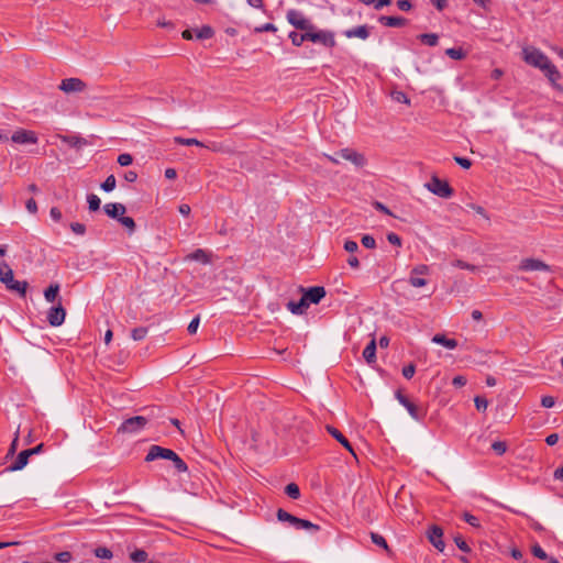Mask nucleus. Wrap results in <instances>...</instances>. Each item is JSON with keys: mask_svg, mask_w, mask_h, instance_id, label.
I'll use <instances>...</instances> for the list:
<instances>
[{"mask_svg": "<svg viewBox=\"0 0 563 563\" xmlns=\"http://www.w3.org/2000/svg\"><path fill=\"white\" fill-rule=\"evenodd\" d=\"M405 408L408 410V412L411 416V418H413L415 420H419L420 419L419 413H418V409H417L416 405H413L411 401H408L405 405Z\"/></svg>", "mask_w": 563, "mask_h": 563, "instance_id": "obj_47", "label": "nucleus"}, {"mask_svg": "<svg viewBox=\"0 0 563 563\" xmlns=\"http://www.w3.org/2000/svg\"><path fill=\"white\" fill-rule=\"evenodd\" d=\"M147 423L145 417L136 416L130 419H126L119 428V432L122 433H136L142 430Z\"/></svg>", "mask_w": 563, "mask_h": 563, "instance_id": "obj_6", "label": "nucleus"}, {"mask_svg": "<svg viewBox=\"0 0 563 563\" xmlns=\"http://www.w3.org/2000/svg\"><path fill=\"white\" fill-rule=\"evenodd\" d=\"M391 98H393L394 101L399 102V103H409L410 102V100L407 97V95L404 91H400V90L393 91L391 92Z\"/></svg>", "mask_w": 563, "mask_h": 563, "instance_id": "obj_39", "label": "nucleus"}, {"mask_svg": "<svg viewBox=\"0 0 563 563\" xmlns=\"http://www.w3.org/2000/svg\"><path fill=\"white\" fill-rule=\"evenodd\" d=\"M287 21L294 27L300 31L314 30V25L303 15V13L296 9H290L286 13Z\"/></svg>", "mask_w": 563, "mask_h": 563, "instance_id": "obj_5", "label": "nucleus"}, {"mask_svg": "<svg viewBox=\"0 0 563 563\" xmlns=\"http://www.w3.org/2000/svg\"><path fill=\"white\" fill-rule=\"evenodd\" d=\"M11 141L18 144H35L37 136L33 131L20 129L12 134Z\"/></svg>", "mask_w": 563, "mask_h": 563, "instance_id": "obj_12", "label": "nucleus"}, {"mask_svg": "<svg viewBox=\"0 0 563 563\" xmlns=\"http://www.w3.org/2000/svg\"><path fill=\"white\" fill-rule=\"evenodd\" d=\"M454 542L461 551H463V552L471 551L470 547L467 545V543L464 541V539L461 536H456L454 538Z\"/></svg>", "mask_w": 563, "mask_h": 563, "instance_id": "obj_49", "label": "nucleus"}, {"mask_svg": "<svg viewBox=\"0 0 563 563\" xmlns=\"http://www.w3.org/2000/svg\"><path fill=\"white\" fill-rule=\"evenodd\" d=\"M59 292V285L58 284H52L45 291L44 297L46 301L53 302L58 297Z\"/></svg>", "mask_w": 563, "mask_h": 563, "instance_id": "obj_27", "label": "nucleus"}, {"mask_svg": "<svg viewBox=\"0 0 563 563\" xmlns=\"http://www.w3.org/2000/svg\"><path fill=\"white\" fill-rule=\"evenodd\" d=\"M542 73L549 79L551 86L554 89L563 91L562 86L558 82L559 79L561 78V74H560L559 69L556 68V66L552 62L548 65V67H545L542 70Z\"/></svg>", "mask_w": 563, "mask_h": 563, "instance_id": "obj_13", "label": "nucleus"}, {"mask_svg": "<svg viewBox=\"0 0 563 563\" xmlns=\"http://www.w3.org/2000/svg\"><path fill=\"white\" fill-rule=\"evenodd\" d=\"M147 335V329L144 327L135 328L131 332V336L134 341H141Z\"/></svg>", "mask_w": 563, "mask_h": 563, "instance_id": "obj_38", "label": "nucleus"}, {"mask_svg": "<svg viewBox=\"0 0 563 563\" xmlns=\"http://www.w3.org/2000/svg\"><path fill=\"white\" fill-rule=\"evenodd\" d=\"M363 357L368 364H373L376 361V341L373 338L363 351Z\"/></svg>", "mask_w": 563, "mask_h": 563, "instance_id": "obj_22", "label": "nucleus"}, {"mask_svg": "<svg viewBox=\"0 0 563 563\" xmlns=\"http://www.w3.org/2000/svg\"><path fill=\"white\" fill-rule=\"evenodd\" d=\"M95 555L99 559H107V560H110L112 559L113 554L111 552V550H109L108 548H104V547H99V548H96L95 551H93Z\"/></svg>", "mask_w": 563, "mask_h": 563, "instance_id": "obj_35", "label": "nucleus"}, {"mask_svg": "<svg viewBox=\"0 0 563 563\" xmlns=\"http://www.w3.org/2000/svg\"><path fill=\"white\" fill-rule=\"evenodd\" d=\"M55 559L59 562V563H68L70 560H71V553L68 552V551H63V552H59L55 555Z\"/></svg>", "mask_w": 563, "mask_h": 563, "instance_id": "obj_51", "label": "nucleus"}, {"mask_svg": "<svg viewBox=\"0 0 563 563\" xmlns=\"http://www.w3.org/2000/svg\"><path fill=\"white\" fill-rule=\"evenodd\" d=\"M474 402H475V407L477 410H486L487 409L488 401L484 397L476 396L474 398Z\"/></svg>", "mask_w": 563, "mask_h": 563, "instance_id": "obj_48", "label": "nucleus"}, {"mask_svg": "<svg viewBox=\"0 0 563 563\" xmlns=\"http://www.w3.org/2000/svg\"><path fill=\"white\" fill-rule=\"evenodd\" d=\"M387 240H388L389 243H391V244H394L396 246H400L401 245L400 238L397 234H395V233H388L387 234Z\"/></svg>", "mask_w": 563, "mask_h": 563, "instance_id": "obj_64", "label": "nucleus"}, {"mask_svg": "<svg viewBox=\"0 0 563 563\" xmlns=\"http://www.w3.org/2000/svg\"><path fill=\"white\" fill-rule=\"evenodd\" d=\"M532 553L534 556L541 559V560H547L548 559V554L543 551V549L538 545V544H534L532 547Z\"/></svg>", "mask_w": 563, "mask_h": 563, "instance_id": "obj_54", "label": "nucleus"}, {"mask_svg": "<svg viewBox=\"0 0 563 563\" xmlns=\"http://www.w3.org/2000/svg\"><path fill=\"white\" fill-rule=\"evenodd\" d=\"M443 530L438 526H432L428 533V539L432 543V545L438 549L439 551L444 550V542L442 540Z\"/></svg>", "mask_w": 563, "mask_h": 563, "instance_id": "obj_14", "label": "nucleus"}, {"mask_svg": "<svg viewBox=\"0 0 563 563\" xmlns=\"http://www.w3.org/2000/svg\"><path fill=\"white\" fill-rule=\"evenodd\" d=\"M335 155L341 159H345L354 164L356 167H362L365 165L366 159L363 154L352 150V148H342L335 152Z\"/></svg>", "mask_w": 563, "mask_h": 563, "instance_id": "obj_8", "label": "nucleus"}, {"mask_svg": "<svg viewBox=\"0 0 563 563\" xmlns=\"http://www.w3.org/2000/svg\"><path fill=\"white\" fill-rule=\"evenodd\" d=\"M66 318V311L59 302L57 306L52 307L47 313L48 323L52 327H59L64 323Z\"/></svg>", "mask_w": 563, "mask_h": 563, "instance_id": "obj_11", "label": "nucleus"}, {"mask_svg": "<svg viewBox=\"0 0 563 563\" xmlns=\"http://www.w3.org/2000/svg\"><path fill=\"white\" fill-rule=\"evenodd\" d=\"M415 372H416V368L412 364L404 367L402 369V375L406 377V378H411L413 375H415Z\"/></svg>", "mask_w": 563, "mask_h": 563, "instance_id": "obj_63", "label": "nucleus"}, {"mask_svg": "<svg viewBox=\"0 0 563 563\" xmlns=\"http://www.w3.org/2000/svg\"><path fill=\"white\" fill-rule=\"evenodd\" d=\"M117 179L113 175H109L106 180L101 184L102 190L110 192L115 188Z\"/></svg>", "mask_w": 563, "mask_h": 563, "instance_id": "obj_33", "label": "nucleus"}, {"mask_svg": "<svg viewBox=\"0 0 563 563\" xmlns=\"http://www.w3.org/2000/svg\"><path fill=\"white\" fill-rule=\"evenodd\" d=\"M424 187L432 192L433 195L441 198H450L453 194L452 187L444 179H440L438 176L433 175L428 183L424 184Z\"/></svg>", "mask_w": 563, "mask_h": 563, "instance_id": "obj_3", "label": "nucleus"}, {"mask_svg": "<svg viewBox=\"0 0 563 563\" xmlns=\"http://www.w3.org/2000/svg\"><path fill=\"white\" fill-rule=\"evenodd\" d=\"M369 30H371V26L363 24V25H358V26L343 31V35L347 38L357 37V38L365 41L369 37Z\"/></svg>", "mask_w": 563, "mask_h": 563, "instance_id": "obj_15", "label": "nucleus"}, {"mask_svg": "<svg viewBox=\"0 0 563 563\" xmlns=\"http://www.w3.org/2000/svg\"><path fill=\"white\" fill-rule=\"evenodd\" d=\"M371 539H372L373 543H375L376 545L383 548L386 551H389L388 544L383 536L372 532Z\"/></svg>", "mask_w": 563, "mask_h": 563, "instance_id": "obj_34", "label": "nucleus"}, {"mask_svg": "<svg viewBox=\"0 0 563 563\" xmlns=\"http://www.w3.org/2000/svg\"><path fill=\"white\" fill-rule=\"evenodd\" d=\"M378 22L382 25L388 26V27H401L405 26L408 23V20L404 16H386L382 15L378 18Z\"/></svg>", "mask_w": 563, "mask_h": 563, "instance_id": "obj_18", "label": "nucleus"}, {"mask_svg": "<svg viewBox=\"0 0 563 563\" xmlns=\"http://www.w3.org/2000/svg\"><path fill=\"white\" fill-rule=\"evenodd\" d=\"M397 7L401 11H410L412 9V3L410 0H398Z\"/></svg>", "mask_w": 563, "mask_h": 563, "instance_id": "obj_57", "label": "nucleus"}, {"mask_svg": "<svg viewBox=\"0 0 563 563\" xmlns=\"http://www.w3.org/2000/svg\"><path fill=\"white\" fill-rule=\"evenodd\" d=\"M58 88L66 93L80 92L86 88V84L79 78L71 77L63 79Z\"/></svg>", "mask_w": 563, "mask_h": 563, "instance_id": "obj_9", "label": "nucleus"}, {"mask_svg": "<svg viewBox=\"0 0 563 563\" xmlns=\"http://www.w3.org/2000/svg\"><path fill=\"white\" fill-rule=\"evenodd\" d=\"M31 456V451H22L19 453L15 462L9 466V471L15 472L24 468L27 465L29 457Z\"/></svg>", "mask_w": 563, "mask_h": 563, "instance_id": "obj_20", "label": "nucleus"}, {"mask_svg": "<svg viewBox=\"0 0 563 563\" xmlns=\"http://www.w3.org/2000/svg\"><path fill=\"white\" fill-rule=\"evenodd\" d=\"M555 404V400L552 396H543L541 399V405L544 408H552Z\"/></svg>", "mask_w": 563, "mask_h": 563, "instance_id": "obj_60", "label": "nucleus"}, {"mask_svg": "<svg viewBox=\"0 0 563 563\" xmlns=\"http://www.w3.org/2000/svg\"><path fill=\"white\" fill-rule=\"evenodd\" d=\"M214 34V31L211 26L209 25H203L201 26L197 33H196V37L198 40H208V38H211Z\"/></svg>", "mask_w": 563, "mask_h": 563, "instance_id": "obj_29", "label": "nucleus"}, {"mask_svg": "<svg viewBox=\"0 0 563 563\" xmlns=\"http://www.w3.org/2000/svg\"><path fill=\"white\" fill-rule=\"evenodd\" d=\"M199 323H200L199 317L194 318L190 321V323L188 324V328H187L188 332L190 334H195L197 332V330H198Z\"/></svg>", "mask_w": 563, "mask_h": 563, "instance_id": "obj_58", "label": "nucleus"}, {"mask_svg": "<svg viewBox=\"0 0 563 563\" xmlns=\"http://www.w3.org/2000/svg\"><path fill=\"white\" fill-rule=\"evenodd\" d=\"M277 518L280 521H288L289 523H291L294 526L297 517L288 514L287 511H285L283 509H279L277 511Z\"/></svg>", "mask_w": 563, "mask_h": 563, "instance_id": "obj_42", "label": "nucleus"}, {"mask_svg": "<svg viewBox=\"0 0 563 563\" xmlns=\"http://www.w3.org/2000/svg\"><path fill=\"white\" fill-rule=\"evenodd\" d=\"M70 229L75 234L82 235L86 232V227L82 223L74 222L70 224Z\"/></svg>", "mask_w": 563, "mask_h": 563, "instance_id": "obj_55", "label": "nucleus"}, {"mask_svg": "<svg viewBox=\"0 0 563 563\" xmlns=\"http://www.w3.org/2000/svg\"><path fill=\"white\" fill-rule=\"evenodd\" d=\"M186 260L200 262L202 264L210 263L209 254L206 251L201 250V249H198L195 252L188 254L186 256Z\"/></svg>", "mask_w": 563, "mask_h": 563, "instance_id": "obj_24", "label": "nucleus"}, {"mask_svg": "<svg viewBox=\"0 0 563 563\" xmlns=\"http://www.w3.org/2000/svg\"><path fill=\"white\" fill-rule=\"evenodd\" d=\"M344 249L349 253H354L358 250V245L355 241H346L344 243Z\"/></svg>", "mask_w": 563, "mask_h": 563, "instance_id": "obj_61", "label": "nucleus"}, {"mask_svg": "<svg viewBox=\"0 0 563 563\" xmlns=\"http://www.w3.org/2000/svg\"><path fill=\"white\" fill-rule=\"evenodd\" d=\"M117 162L120 166H129L132 164L133 157L129 153H122L118 156Z\"/></svg>", "mask_w": 563, "mask_h": 563, "instance_id": "obj_44", "label": "nucleus"}, {"mask_svg": "<svg viewBox=\"0 0 563 563\" xmlns=\"http://www.w3.org/2000/svg\"><path fill=\"white\" fill-rule=\"evenodd\" d=\"M172 462L179 472H186L188 470L186 463L177 454L172 459Z\"/></svg>", "mask_w": 563, "mask_h": 563, "instance_id": "obj_45", "label": "nucleus"}, {"mask_svg": "<svg viewBox=\"0 0 563 563\" xmlns=\"http://www.w3.org/2000/svg\"><path fill=\"white\" fill-rule=\"evenodd\" d=\"M59 140L64 144H67L68 146L75 148H81L82 146H86L88 144V141L78 134L59 135Z\"/></svg>", "mask_w": 563, "mask_h": 563, "instance_id": "obj_16", "label": "nucleus"}, {"mask_svg": "<svg viewBox=\"0 0 563 563\" xmlns=\"http://www.w3.org/2000/svg\"><path fill=\"white\" fill-rule=\"evenodd\" d=\"M408 282L412 287H416V288L423 287L427 285V279L416 276V275H412L411 273H410Z\"/></svg>", "mask_w": 563, "mask_h": 563, "instance_id": "obj_40", "label": "nucleus"}, {"mask_svg": "<svg viewBox=\"0 0 563 563\" xmlns=\"http://www.w3.org/2000/svg\"><path fill=\"white\" fill-rule=\"evenodd\" d=\"M362 244L367 249H374L376 245L375 239L371 235H364L362 238Z\"/></svg>", "mask_w": 563, "mask_h": 563, "instance_id": "obj_59", "label": "nucleus"}, {"mask_svg": "<svg viewBox=\"0 0 563 563\" xmlns=\"http://www.w3.org/2000/svg\"><path fill=\"white\" fill-rule=\"evenodd\" d=\"M325 429L339 443H341L354 457H356L352 445L338 429L332 426H327Z\"/></svg>", "mask_w": 563, "mask_h": 563, "instance_id": "obj_17", "label": "nucleus"}, {"mask_svg": "<svg viewBox=\"0 0 563 563\" xmlns=\"http://www.w3.org/2000/svg\"><path fill=\"white\" fill-rule=\"evenodd\" d=\"M432 342L437 343V344H440V345H443L444 347H446L449 350H453V349H455L457 346V341L456 340L448 339L443 334H435L432 338Z\"/></svg>", "mask_w": 563, "mask_h": 563, "instance_id": "obj_23", "label": "nucleus"}, {"mask_svg": "<svg viewBox=\"0 0 563 563\" xmlns=\"http://www.w3.org/2000/svg\"><path fill=\"white\" fill-rule=\"evenodd\" d=\"M453 266L462 268V269H468V271H472V272H475L477 269L476 266L467 264V263H465V262H463L461 260L454 261L453 262Z\"/></svg>", "mask_w": 563, "mask_h": 563, "instance_id": "obj_52", "label": "nucleus"}, {"mask_svg": "<svg viewBox=\"0 0 563 563\" xmlns=\"http://www.w3.org/2000/svg\"><path fill=\"white\" fill-rule=\"evenodd\" d=\"M324 296L325 290L323 287H311L303 295L308 303H318Z\"/></svg>", "mask_w": 563, "mask_h": 563, "instance_id": "obj_19", "label": "nucleus"}, {"mask_svg": "<svg viewBox=\"0 0 563 563\" xmlns=\"http://www.w3.org/2000/svg\"><path fill=\"white\" fill-rule=\"evenodd\" d=\"M522 59L541 71L551 63L550 58L539 48L527 46L522 48Z\"/></svg>", "mask_w": 563, "mask_h": 563, "instance_id": "obj_2", "label": "nucleus"}, {"mask_svg": "<svg viewBox=\"0 0 563 563\" xmlns=\"http://www.w3.org/2000/svg\"><path fill=\"white\" fill-rule=\"evenodd\" d=\"M297 529H306V530H319V527L308 520L296 518L295 525Z\"/></svg>", "mask_w": 563, "mask_h": 563, "instance_id": "obj_30", "label": "nucleus"}, {"mask_svg": "<svg viewBox=\"0 0 563 563\" xmlns=\"http://www.w3.org/2000/svg\"><path fill=\"white\" fill-rule=\"evenodd\" d=\"M285 492L292 499H298L300 496L299 487L294 483L288 484Z\"/></svg>", "mask_w": 563, "mask_h": 563, "instance_id": "obj_37", "label": "nucleus"}, {"mask_svg": "<svg viewBox=\"0 0 563 563\" xmlns=\"http://www.w3.org/2000/svg\"><path fill=\"white\" fill-rule=\"evenodd\" d=\"M464 519L467 523H470L471 526L473 527H479V523H478V520L475 516L468 514V512H465L464 514Z\"/></svg>", "mask_w": 563, "mask_h": 563, "instance_id": "obj_62", "label": "nucleus"}, {"mask_svg": "<svg viewBox=\"0 0 563 563\" xmlns=\"http://www.w3.org/2000/svg\"><path fill=\"white\" fill-rule=\"evenodd\" d=\"M113 219H115L118 222H120L124 228L128 229L130 233H132L135 229L134 220L125 216V213H109Z\"/></svg>", "mask_w": 563, "mask_h": 563, "instance_id": "obj_21", "label": "nucleus"}, {"mask_svg": "<svg viewBox=\"0 0 563 563\" xmlns=\"http://www.w3.org/2000/svg\"><path fill=\"white\" fill-rule=\"evenodd\" d=\"M102 211H126V208L120 202H111L106 203L102 208Z\"/></svg>", "mask_w": 563, "mask_h": 563, "instance_id": "obj_43", "label": "nucleus"}, {"mask_svg": "<svg viewBox=\"0 0 563 563\" xmlns=\"http://www.w3.org/2000/svg\"><path fill=\"white\" fill-rule=\"evenodd\" d=\"M518 268L522 272H550V266L538 258H523Z\"/></svg>", "mask_w": 563, "mask_h": 563, "instance_id": "obj_7", "label": "nucleus"}, {"mask_svg": "<svg viewBox=\"0 0 563 563\" xmlns=\"http://www.w3.org/2000/svg\"><path fill=\"white\" fill-rule=\"evenodd\" d=\"M0 282H2L9 290L15 291L22 297L25 296L27 283L15 280L13 271L7 263L0 264Z\"/></svg>", "mask_w": 563, "mask_h": 563, "instance_id": "obj_1", "label": "nucleus"}, {"mask_svg": "<svg viewBox=\"0 0 563 563\" xmlns=\"http://www.w3.org/2000/svg\"><path fill=\"white\" fill-rule=\"evenodd\" d=\"M429 273V267L427 265H418L412 268L411 274L416 276L427 275Z\"/></svg>", "mask_w": 563, "mask_h": 563, "instance_id": "obj_53", "label": "nucleus"}, {"mask_svg": "<svg viewBox=\"0 0 563 563\" xmlns=\"http://www.w3.org/2000/svg\"><path fill=\"white\" fill-rule=\"evenodd\" d=\"M309 303L307 302V300L305 299V297H302L299 301L295 302V301H290L288 302L287 307L288 309L295 313V314H301L303 313V311L308 308Z\"/></svg>", "mask_w": 563, "mask_h": 563, "instance_id": "obj_25", "label": "nucleus"}, {"mask_svg": "<svg viewBox=\"0 0 563 563\" xmlns=\"http://www.w3.org/2000/svg\"><path fill=\"white\" fill-rule=\"evenodd\" d=\"M288 37L295 46H300L307 40L306 32L300 34L296 31H291Z\"/></svg>", "mask_w": 563, "mask_h": 563, "instance_id": "obj_32", "label": "nucleus"}, {"mask_svg": "<svg viewBox=\"0 0 563 563\" xmlns=\"http://www.w3.org/2000/svg\"><path fill=\"white\" fill-rule=\"evenodd\" d=\"M454 162L464 169H468L472 166L471 159L462 156H454Z\"/></svg>", "mask_w": 563, "mask_h": 563, "instance_id": "obj_46", "label": "nucleus"}, {"mask_svg": "<svg viewBox=\"0 0 563 563\" xmlns=\"http://www.w3.org/2000/svg\"><path fill=\"white\" fill-rule=\"evenodd\" d=\"M445 54L455 60L463 59L465 57V52L460 47H451L445 51Z\"/></svg>", "mask_w": 563, "mask_h": 563, "instance_id": "obj_31", "label": "nucleus"}, {"mask_svg": "<svg viewBox=\"0 0 563 563\" xmlns=\"http://www.w3.org/2000/svg\"><path fill=\"white\" fill-rule=\"evenodd\" d=\"M175 142L180 145H196V146H203V144L198 141L197 139H184V137H175Z\"/></svg>", "mask_w": 563, "mask_h": 563, "instance_id": "obj_41", "label": "nucleus"}, {"mask_svg": "<svg viewBox=\"0 0 563 563\" xmlns=\"http://www.w3.org/2000/svg\"><path fill=\"white\" fill-rule=\"evenodd\" d=\"M492 449L499 455L504 454L507 450L506 443L501 441H496L492 444Z\"/></svg>", "mask_w": 563, "mask_h": 563, "instance_id": "obj_50", "label": "nucleus"}, {"mask_svg": "<svg viewBox=\"0 0 563 563\" xmlns=\"http://www.w3.org/2000/svg\"><path fill=\"white\" fill-rule=\"evenodd\" d=\"M418 40L428 46H435L439 42V35L435 33H422L418 35Z\"/></svg>", "mask_w": 563, "mask_h": 563, "instance_id": "obj_26", "label": "nucleus"}, {"mask_svg": "<svg viewBox=\"0 0 563 563\" xmlns=\"http://www.w3.org/2000/svg\"><path fill=\"white\" fill-rule=\"evenodd\" d=\"M255 31L258 32V33H262V32H276L277 27L273 23H265V24L256 27Z\"/></svg>", "mask_w": 563, "mask_h": 563, "instance_id": "obj_56", "label": "nucleus"}, {"mask_svg": "<svg viewBox=\"0 0 563 563\" xmlns=\"http://www.w3.org/2000/svg\"><path fill=\"white\" fill-rule=\"evenodd\" d=\"M307 40L313 43L322 44L325 47L332 48L336 45L334 33L329 30H319V31H307L306 32Z\"/></svg>", "mask_w": 563, "mask_h": 563, "instance_id": "obj_4", "label": "nucleus"}, {"mask_svg": "<svg viewBox=\"0 0 563 563\" xmlns=\"http://www.w3.org/2000/svg\"><path fill=\"white\" fill-rule=\"evenodd\" d=\"M87 203L89 211H99L100 210V198L95 194L87 195Z\"/></svg>", "mask_w": 563, "mask_h": 563, "instance_id": "obj_28", "label": "nucleus"}, {"mask_svg": "<svg viewBox=\"0 0 563 563\" xmlns=\"http://www.w3.org/2000/svg\"><path fill=\"white\" fill-rule=\"evenodd\" d=\"M132 561L142 563L147 560V553L144 550H135L130 554Z\"/></svg>", "mask_w": 563, "mask_h": 563, "instance_id": "obj_36", "label": "nucleus"}, {"mask_svg": "<svg viewBox=\"0 0 563 563\" xmlns=\"http://www.w3.org/2000/svg\"><path fill=\"white\" fill-rule=\"evenodd\" d=\"M175 452L173 450H169V449H165V448H162V446H158V445H152L150 448V451L145 457V461L146 462H151V461H154L156 459H165V460H170L175 456Z\"/></svg>", "mask_w": 563, "mask_h": 563, "instance_id": "obj_10", "label": "nucleus"}]
</instances>
